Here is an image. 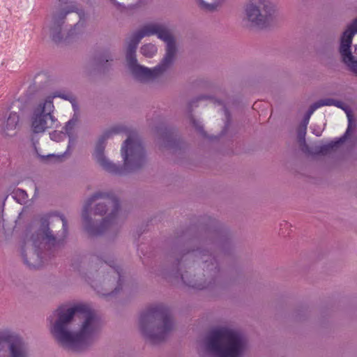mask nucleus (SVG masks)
<instances>
[{"instance_id":"f257e3e1","label":"nucleus","mask_w":357,"mask_h":357,"mask_svg":"<svg viewBox=\"0 0 357 357\" xmlns=\"http://www.w3.org/2000/svg\"><path fill=\"white\" fill-rule=\"evenodd\" d=\"M54 317L56 320L51 325V333L61 347L73 351L86 347L100 327V319L85 305L59 306L48 318L50 323Z\"/></svg>"},{"instance_id":"f03ea898","label":"nucleus","mask_w":357,"mask_h":357,"mask_svg":"<svg viewBox=\"0 0 357 357\" xmlns=\"http://www.w3.org/2000/svg\"><path fill=\"white\" fill-rule=\"evenodd\" d=\"M123 131L122 127H114L105 131L96 144L93 156L99 165L106 172L114 175H124L141 169L146 163V155L142 140L135 131L128 132V138L122 144L121 152L123 165H116L105 155L107 139L113 133Z\"/></svg>"},{"instance_id":"7ed1b4c3","label":"nucleus","mask_w":357,"mask_h":357,"mask_svg":"<svg viewBox=\"0 0 357 357\" xmlns=\"http://www.w3.org/2000/svg\"><path fill=\"white\" fill-rule=\"evenodd\" d=\"M119 208V201L114 194L96 192L86 201L82 209L84 229L93 236L116 231Z\"/></svg>"},{"instance_id":"20e7f679","label":"nucleus","mask_w":357,"mask_h":357,"mask_svg":"<svg viewBox=\"0 0 357 357\" xmlns=\"http://www.w3.org/2000/svg\"><path fill=\"white\" fill-rule=\"evenodd\" d=\"M40 227L31 236L34 251L40 266L63 245L68 235V222L63 214L48 213L40 219Z\"/></svg>"},{"instance_id":"39448f33","label":"nucleus","mask_w":357,"mask_h":357,"mask_svg":"<svg viewBox=\"0 0 357 357\" xmlns=\"http://www.w3.org/2000/svg\"><path fill=\"white\" fill-rule=\"evenodd\" d=\"M142 333L153 344L166 339L174 328L169 309L162 305H154L143 311L139 319Z\"/></svg>"},{"instance_id":"423d86ee","label":"nucleus","mask_w":357,"mask_h":357,"mask_svg":"<svg viewBox=\"0 0 357 357\" xmlns=\"http://www.w3.org/2000/svg\"><path fill=\"white\" fill-rule=\"evenodd\" d=\"M246 346L245 337L227 328L211 331L206 337V349L217 357H242Z\"/></svg>"},{"instance_id":"0eeeda50","label":"nucleus","mask_w":357,"mask_h":357,"mask_svg":"<svg viewBox=\"0 0 357 357\" xmlns=\"http://www.w3.org/2000/svg\"><path fill=\"white\" fill-rule=\"evenodd\" d=\"M339 51L343 62L357 74V18L343 32Z\"/></svg>"},{"instance_id":"6e6552de","label":"nucleus","mask_w":357,"mask_h":357,"mask_svg":"<svg viewBox=\"0 0 357 357\" xmlns=\"http://www.w3.org/2000/svg\"><path fill=\"white\" fill-rule=\"evenodd\" d=\"M273 13L274 6L271 0H250L245 7L248 21L261 28L268 25Z\"/></svg>"},{"instance_id":"1a4fd4ad","label":"nucleus","mask_w":357,"mask_h":357,"mask_svg":"<svg viewBox=\"0 0 357 357\" xmlns=\"http://www.w3.org/2000/svg\"><path fill=\"white\" fill-rule=\"evenodd\" d=\"M126 61L133 76L141 82H146L161 75L172 65L167 61L164 62V59H162L158 65L153 69H150L138 64L136 58V51L132 52L130 50H126Z\"/></svg>"},{"instance_id":"9d476101","label":"nucleus","mask_w":357,"mask_h":357,"mask_svg":"<svg viewBox=\"0 0 357 357\" xmlns=\"http://www.w3.org/2000/svg\"><path fill=\"white\" fill-rule=\"evenodd\" d=\"M0 357H22V342L14 333L0 332Z\"/></svg>"},{"instance_id":"9b49d317","label":"nucleus","mask_w":357,"mask_h":357,"mask_svg":"<svg viewBox=\"0 0 357 357\" xmlns=\"http://www.w3.org/2000/svg\"><path fill=\"white\" fill-rule=\"evenodd\" d=\"M74 11H75L74 6H69L66 1L59 0L56 10L53 15L52 24L50 26L52 39L54 42L57 43L62 41L61 26L63 20L68 13Z\"/></svg>"},{"instance_id":"f8f14e48","label":"nucleus","mask_w":357,"mask_h":357,"mask_svg":"<svg viewBox=\"0 0 357 357\" xmlns=\"http://www.w3.org/2000/svg\"><path fill=\"white\" fill-rule=\"evenodd\" d=\"M158 31L157 36L167 44L166 52L162 59L164 62L167 61L173 64L177 51L174 38L169 30L162 24H159Z\"/></svg>"},{"instance_id":"ddd939ff","label":"nucleus","mask_w":357,"mask_h":357,"mask_svg":"<svg viewBox=\"0 0 357 357\" xmlns=\"http://www.w3.org/2000/svg\"><path fill=\"white\" fill-rule=\"evenodd\" d=\"M195 252V255L200 257L202 262L204 264V271L206 273L208 276L213 278L212 280L214 283L215 278H216L220 273L218 263L215 257L206 250H197Z\"/></svg>"},{"instance_id":"4468645a","label":"nucleus","mask_w":357,"mask_h":357,"mask_svg":"<svg viewBox=\"0 0 357 357\" xmlns=\"http://www.w3.org/2000/svg\"><path fill=\"white\" fill-rule=\"evenodd\" d=\"M159 24H149L144 26L142 28L135 32L129 42L127 47V50L133 51H136L138 44L140 40L146 36H149L152 35H156L158 29Z\"/></svg>"},{"instance_id":"2eb2a0df","label":"nucleus","mask_w":357,"mask_h":357,"mask_svg":"<svg viewBox=\"0 0 357 357\" xmlns=\"http://www.w3.org/2000/svg\"><path fill=\"white\" fill-rule=\"evenodd\" d=\"M57 120L54 116L44 114H34L32 118L31 128L34 133H40L48 128L56 126Z\"/></svg>"},{"instance_id":"dca6fc26","label":"nucleus","mask_w":357,"mask_h":357,"mask_svg":"<svg viewBox=\"0 0 357 357\" xmlns=\"http://www.w3.org/2000/svg\"><path fill=\"white\" fill-rule=\"evenodd\" d=\"M348 117V127L344 132V134L340 138L331 141V142L324 144L322 146L316 147L314 153L316 155H325L331 153L335 148H337L339 146L342 144L349 137V136L351 135V132L352 131L351 129V123H352V118L351 116H350L349 114H347Z\"/></svg>"},{"instance_id":"f3484780","label":"nucleus","mask_w":357,"mask_h":357,"mask_svg":"<svg viewBox=\"0 0 357 357\" xmlns=\"http://www.w3.org/2000/svg\"><path fill=\"white\" fill-rule=\"evenodd\" d=\"M20 119V114L15 112H10L7 117L0 118V134L9 136L15 135Z\"/></svg>"},{"instance_id":"a211bd4d","label":"nucleus","mask_w":357,"mask_h":357,"mask_svg":"<svg viewBox=\"0 0 357 357\" xmlns=\"http://www.w3.org/2000/svg\"><path fill=\"white\" fill-rule=\"evenodd\" d=\"M99 257L101 260H102L105 264H108L112 268L113 273L115 274V277L118 278L116 287L111 294H117L120 290L122 289L123 283L124 282V279L122 275V270L119 266L115 265L114 259H111L110 257L101 255Z\"/></svg>"},{"instance_id":"6ab92c4d","label":"nucleus","mask_w":357,"mask_h":357,"mask_svg":"<svg viewBox=\"0 0 357 357\" xmlns=\"http://www.w3.org/2000/svg\"><path fill=\"white\" fill-rule=\"evenodd\" d=\"M335 106L338 108H340L345 112H347V114H349L350 116L349 112L347 111V107L345 104L340 100H337L333 98H327L319 100L318 101L314 102L310 105V112H315L318 108L323 107V106Z\"/></svg>"},{"instance_id":"aec40b11","label":"nucleus","mask_w":357,"mask_h":357,"mask_svg":"<svg viewBox=\"0 0 357 357\" xmlns=\"http://www.w3.org/2000/svg\"><path fill=\"white\" fill-rule=\"evenodd\" d=\"M181 280L186 286L200 290L209 287L212 283L211 281H210L208 283H206V282H199L195 278H187L185 275H181Z\"/></svg>"},{"instance_id":"412c9836","label":"nucleus","mask_w":357,"mask_h":357,"mask_svg":"<svg viewBox=\"0 0 357 357\" xmlns=\"http://www.w3.org/2000/svg\"><path fill=\"white\" fill-rule=\"evenodd\" d=\"M76 121H77L75 119H70L66 123V126L64 127L65 132L68 136V138H69L67 150L65 151L64 153H66L69 151L70 147L74 145L75 137H74L73 130H74L75 126L76 124Z\"/></svg>"},{"instance_id":"4be33fe9","label":"nucleus","mask_w":357,"mask_h":357,"mask_svg":"<svg viewBox=\"0 0 357 357\" xmlns=\"http://www.w3.org/2000/svg\"><path fill=\"white\" fill-rule=\"evenodd\" d=\"M141 53L149 58L153 57L157 52V47L155 45L149 43L144 45L140 50Z\"/></svg>"},{"instance_id":"5701e85b","label":"nucleus","mask_w":357,"mask_h":357,"mask_svg":"<svg viewBox=\"0 0 357 357\" xmlns=\"http://www.w3.org/2000/svg\"><path fill=\"white\" fill-rule=\"evenodd\" d=\"M54 108L52 98L48 97L44 102L42 110L40 113L44 114V115L49 114L50 116H53L52 113L53 112Z\"/></svg>"},{"instance_id":"b1692460","label":"nucleus","mask_w":357,"mask_h":357,"mask_svg":"<svg viewBox=\"0 0 357 357\" xmlns=\"http://www.w3.org/2000/svg\"><path fill=\"white\" fill-rule=\"evenodd\" d=\"M54 97H58V98H61L63 100H68L70 101L73 106L75 107V98L74 97V96L70 93V92H66V91H56L54 93Z\"/></svg>"},{"instance_id":"393cba45","label":"nucleus","mask_w":357,"mask_h":357,"mask_svg":"<svg viewBox=\"0 0 357 357\" xmlns=\"http://www.w3.org/2000/svg\"><path fill=\"white\" fill-rule=\"evenodd\" d=\"M111 56L107 52H104L94 58L95 63L98 66H103L109 61H112Z\"/></svg>"},{"instance_id":"a878e982","label":"nucleus","mask_w":357,"mask_h":357,"mask_svg":"<svg viewBox=\"0 0 357 357\" xmlns=\"http://www.w3.org/2000/svg\"><path fill=\"white\" fill-rule=\"evenodd\" d=\"M306 130H307V126L304 124H301L298 129L297 132V137L298 140L301 144H305V135H306Z\"/></svg>"},{"instance_id":"bb28decb","label":"nucleus","mask_w":357,"mask_h":357,"mask_svg":"<svg viewBox=\"0 0 357 357\" xmlns=\"http://www.w3.org/2000/svg\"><path fill=\"white\" fill-rule=\"evenodd\" d=\"M190 121H191L192 126L196 128V130L198 132H199L202 134V135L204 137H208L206 132L204 130V128H203L202 125L201 124V123H199L198 121L195 119L193 117H191Z\"/></svg>"},{"instance_id":"cd10ccee","label":"nucleus","mask_w":357,"mask_h":357,"mask_svg":"<svg viewBox=\"0 0 357 357\" xmlns=\"http://www.w3.org/2000/svg\"><path fill=\"white\" fill-rule=\"evenodd\" d=\"M199 6L202 8L207 10V11H213L216 9L218 4L216 3H206L204 1V0H199Z\"/></svg>"},{"instance_id":"c85d7f7f","label":"nucleus","mask_w":357,"mask_h":357,"mask_svg":"<svg viewBox=\"0 0 357 357\" xmlns=\"http://www.w3.org/2000/svg\"><path fill=\"white\" fill-rule=\"evenodd\" d=\"M10 196L16 201V202L22 204V190L18 188L16 190H13L11 192Z\"/></svg>"},{"instance_id":"c756f323","label":"nucleus","mask_w":357,"mask_h":357,"mask_svg":"<svg viewBox=\"0 0 357 357\" xmlns=\"http://www.w3.org/2000/svg\"><path fill=\"white\" fill-rule=\"evenodd\" d=\"M110 1L118 10L123 11L126 9L125 5L118 2L116 0H110Z\"/></svg>"},{"instance_id":"7c9ffc66","label":"nucleus","mask_w":357,"mask_h":357,"mask_svg":"<svg viewBox=\"0 0 357 357\" xmlns=\"http://www.w3.org/2000/svg\"><path fill=\"white\" fill-rule=\"evenodd\" d=\"M314 112H310V107H309L306 114L305 115V117L302 121V124L307 126L309 123V119L310 118V116L314 113Z\"/></svg>"},{"instance_id":"2f4dec72","label":"nucleus","mask_w":357,"mask_h":357,"mask_svg":"<svg viewBox=\"0 0 357 357\" xmlns=\"http://www.w3.org/2000/svg\"><path fill=\"white\" fill-rule=\"evenodd\" d=\"M79 24L78 23L76 24L73 29H71L69 32L68 33V36L66 38V40L68 38H73L74 36L77 34L76 29L78 27Z\"/></svg>"},{"instance_id":"473e14b6","label":"nucleus","mask_w":357,"mask_h":357,"mask_svg":"<svg viewBox=\"0 0 357 357\" xmlns=\"http://www.w3.org/2000/svg\"><path fill=\"white\" fill-rule=\"evenodd\" d=\"M223 109H224V112H225V116L227 119V121H230V114H229V110L227 109V108L225 107V105H223ZM228 123L229 122H227L226 124H225V127L228 126Z\"/></svg>"},{"instance_id":"72a5a7b5","label":"nucleus","mask_w":357,"mask_h":357,"mask_svg":"<svg viewBox=\"0 0 357 357\" xmlns=\"http://www.w3.org/2000/svg\"><path fill=\"white\" fill-rule=\"evenodd\" d=\"M40 157V158L42 159V160L43 161H45L47 160L49 158H54L56 157L55 155L54 154H50V155H39Z\"/></svg>"},{"instance_id":"f704fd0d","label":"nucleus","mask_w":357,"mask_h":357,"mask_svg":"<svg viewBox=\"0 0 357 357\" xmlns=\"http://www.w3.org/2000/svg\"><path fill=\"white\" fill-rule=\"evenodd\" d=\"M22 215V209L20 211H19V213H18V218L16 220V223L17 222V221H20Z\"/></svg>"},{"instance_id":"c9c22d12","label":"nucleus","mask_w":357,"mask_h":357,"mask_svg":"<svg viewBox=\"0 0 357 357\" xmlns=\"http://www.w3.org/2000/svg\"><path fill=\"white\" fill-rule=\"evenodd\" d=\"M24 264H27L29 265V261H28L26 257L25 256V255H24Z\"/></svg>"},{"instance_id":"e433bc0d","label":"nucleus","mask_w":357,"mask_h":357,"mask_svg":"<svg viewBox=\"0 0 357 357\" xmlns=\"http://www.w3.org/2000/svg\"><path fill=\"white\" fill-rule=\"evenodd\" d=\"M23 193H24V199L27 198L28 197V195H27L26 192L25 190H24Z\"/></svg>"},{"instance_id":"4c0bfd02","label":"nucleus","mask_w":357,"mask_h":357,"mask_svg":"<svg viewBox=\"0 0 357 357\" xmlns=\"http://www.w3.org/2000/svg\"><path fill=\"white\" fill-rule=\"evenodd\" d=\"M176 274H178V275H176V277H178V276H181V275H183V274H180V273H178V272H176ZM184 275L186 276V278H188L187 273H185Z\"/></svg>"},{"instance_id":"58836bf2","label":"nucleus","mask_w":357,"mask_h":357,"mask_svg":"<svg viewBox=\"0 0 357 357\" xmlns=\"http://www.w3.org/2000/svg\"><path fill=\"white\" fill-rule=\"evenodd\" d=\"M50 137L52 139H54L55 138L58 137V135H51Z\"/></svg>"},{"instance_id":"ea45409f","label":"nucleus","mask_w":357,"mask_h":357,"mask_svg":"<svg viewBox=\"0 0 357 357\" xmlns=\"http://www.w3.org/2000/svg\"><path fill=\"white\" fill-rule=\"evenodd\" d=\"M317 136H320L321 135V132H318V133H315L314 132Z\"/></svg>"},{"instance_id":"a19ab883","label":"nucleus","mask_w":357,"mask_h":357,"mask_svg":"<svg viewBox=\"0 0 357 357\" xmlns=\"http://www.w3.org/2000/svg\"><path fill=\"white\" fill-rule=\"evenodd\" d=\"M203 98H204V97H202V96L199 97L196 101H198L199 100H201V99H203Z\"/></svg>"},{"instance_id":"79ce46f5","label":"nucleus","mask_w":357,"mask_h":357,"mask_svg":"<svg viewBox=\"0 0 357 357\" xmlns=\"http://www.w3.org/2000/svg\"><path fill=\"white\" fill-rule=\"evenodd\" d=\"M169 142H170V140H169V139H167V143H168V144H167V146H169V145H170V144H169Z\"/></svg>"},{"instance_id":"37998d69","label":"nucleus","mask_w":357,"mask_h":357,"mask_svg":"<svg viewBox=\"0 0 357 357\" xmlns=\"http://www.w3.org/2000/svg\"><path fill=\"white\" fill-rule=\"evenodd\" d=\"M218 104L219 105H222V101H218Z\"/></svg>"},{"instance_id":"c03bdc74","label":"nucleus","mask_w":357,"mask_h":357,"mask_svg":"<svg viewBox=\"0 0 357 357\" xmlns=\"http://www.w3.org/2000/svg\"><path fill=\"white\" fill-rule=\"evenodd\" d=\"M166 137H167V138H168V139H169V138H171V135H169V136H168V135L166 134Z\"/></svg>"},{"instance_id":"a18cd8bd","label":"nucleus","mask_w":357,"mask_h":357,"mask_svg":"<svg viewBox=\"0 0 357 357\" xmlns=\"http://www.w3.org/2000/svg\"><path fill=\"white\" fill-rule=\"evenodd\" d=\"M193 103H194V101H192V102H190V107H192Z\"/></svg>"},{"instance_id":"49530a36","label":"nucleus","mask_w":357,"mask_h":357,"mask_svg":"<svg viewBox=\"0 0 357 357\" xmlns=\"http://www.w3.org/2000/svg\"><path fill=\"white\" fill-rule=\"evenodd\" d=\"M18 109H19L20 110H21V107H20V106H18Z\"/></svg>"},{"instance_id":"de8ad7c7","label":"nucleus","mask_w":357,"mask_h":357,"mask_svg":"<svg viewBox=\"0 0 357 357\" xmlns=\"http://www.w3.org/2000/svg\"><path fill=\"white\" fill-rule=\"evenodd\" d=\"M23 356L25 357V354L24 353Z\"/></svg>"}]
</instances>
